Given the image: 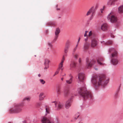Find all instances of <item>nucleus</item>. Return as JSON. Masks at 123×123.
I'll return each instance as SVG.
<instances>
[{"label": "nucleus", "mask_w": 123, "mask_h": 123, "mask_svg": "<svg viewBox=\"0 0 123 123\" xmlns=\"http://www.w3.org/2000/svg\"><path fill=\"white\" fill-rule=\"evenodd\" d=\"M108 79L106 78L105 76L104 75H100L98 77L95 75L93 76L92 79V82L95 86L101 85L104 87L108 82Z\"/></svg>", "instance_id": "obj_1"}, {"label": "nucleus", "mask_w": 123, "mask_h": 123, "mask_svg": "<svg viewBox=\"0 0 123 123\" xmlns=\"http://www.w3.org/2000/svg\"><path fill=\"white\" fill-rule=\"evenodd\" d=\"M79 92L80 95L83 97L84 99L89 98H92V97L91 92L87 90L85 87L81 88Z\"/></svg>", "instance_id": "obj_2"}, {"label": "nucleus", "mask_w": 123, "mask_h": 123, "mask_svg": "<svg viewBox=\"0 0 123 123\" xmlns=\"http://www.w3.org/2000/svg\"><path fill=\"white\" fill-rule=\"evenodd\" d=\"M20 104L15 103L14 105V107L10 109V111L11 112H15L18 113L21 112L22 110L20 107Z\"/></svg>", "instance_id": "obj_3"}, {"label": "nucleus", "mask_w": 123, "mask_h": 123, "mask_svg": "<svg viewBox=\"0 0 123 123\" xmlns=\"http://www.w3.org/2000/svg\"><path fill=\"white\" fill-rule=\"evenodd\" d=\"M112 12H111L107 17V18L110 20V21L112 23H115L117 21V18L115 16L113 15Z\"/></svg>", "instance_id": "obj_4"}, {"label": "nucleus", "mask_w": 123, "mask_h": 123, "mask_svg": "<svg viewBox=\"0 0 123 123\" xmlns=\"http://www.w3.org/2000/svg\"><path fill=\"white\" fill-rule=\"evenodd\" d=\"M41 121L42 123H53L45 116H43L41 117Z\"/></svg>", "instance_id": "obj_5"}, {"label": "nucleus", "mask_w": 123, "mask_h": 123, "mask_svg": "<svg viewBox=\"0 0 123 123\" xmlns=\"http://www.w3.org/2000/svg\"><path fill=\"white\" fill-rule=\"evenodd\" d=\"M85 78V75L83 73H80L78 74V79L80 81H83Z\"/></svg>", "instance_id": "obj_6"}, {"label": "nucleus", "mask_w": 123, "mask_h": 123, "mask_svg": "<svg viewBox=\"0 0 123 123\" xmlns=\"http://www.w3.org/2000/svg\"><path fill=\"white\" fill-rule=\"evenodd\" d=\"M60 32V30L58 28H57L55 32V36L53 41V42H55L57 40Z\"/></svg>", "instance_id": "obj_7"}, {"label": "nucleus", "mask_w": 123, "mask_h": 123, "mask_svg": "<svg viewBox=\"0 0 123 123\" xmlns=\"http://www.w3.org/2000/svg\"><path fill=\"white\" fill-rule=\"evenodd\" d=\"M55 105V107L57 108V110H59L62 109L63 106L62 104L59 102H54Z\"/></svg>", "instance_id": "obj_8"}, {"label": "nucleus", "mask_w": 123, "mask_h": 123, "mask_svg": "<svg viewBox=\"0 0 123 123\" xmlns=\"http://www.w3.org/2000/svg\"><path fill=\"white\" fill-rule=\"evenodd\" d=\"M97 44V41L95 38L92 39L91 43V46L92 48L96 47Z\"/></svg>", "instance_id": "obj_9"}, {"label": "nucleus", "mask_w": 123, "mask_h": 123, "mask_svg": "<svg viewBox=\"0 0 123 123\" xmlns=\"http://www.w3.org/2000/svg\"><path fill=\"white\" fill-rule=\"evenodd\" d=\"M94 62V61H91L90 62V61L87 60L86 61V68H90L93 64V63Z\"/></svg>", "instance_id": "obj_10"}, {"label": "nucleus", "mask_w": 123, "mask_h": 123, "mask_svg": "<svg viewBox=\"0 0 123 123\" xmlns=\"http://www.w3.org/2000/svg\"><path fill=\"white\" fill-rule=\"evenodd\" d=\"M109 51L110 52H114V53H112V57H114L117 56V53L114 49L112 48H110L109 49Z\"/></svg>", "instance_id": "obj_11"}, {"label": "nucleus", "mask_w": 123, "mask_h": 123, "mask_svg": "<svg viewBox=\"0 0 123 123\" xmlns=\"http://www.w3.org/2000/svg\"><path fill=\"white\" fill-rule=\"evenodd\" d=\"M104 60V58L101 57H99L97 59V62L98 64L102 66L104 65L105 64L103 63L102 62Z\"/></svg>", "instance_id": "obj_12"}, {"label": "nucleus", "mask_w": 123, "mask_h": 123, "mask_svg": "<svg viewBox=\"0 0 123 123\" xmlns=\"http://www.w3.org/2000/svg\"><path fill=\"white\" fill-rule=\"evenodd\" d=\"M77 63L74 61L72 60L71 62L70 66V69H72V68H75L76 66Z\"/></svg>", "instance_id": "obj_13"}, {"label": "nucleus", "mask_w": 123, "mask_h": 123, "mask_svg": "<svg viewBox=\"0 0 123 123\" xmlns=\"http://www.w3.org/2000/svg\"><path fill=\"white\" fill-rule=\"evenodd\" d=\"M50 62V61L48 59H45L44 62V64L45 67L44 69H46L49 67V63Z\"/></svg>", "instance_id": "obj_14"}, {"label": "nucleus", "mask_w": 123, "mask_h": 123, "mask_svg": "<svg viewBox=\"0 0 123 123\" xmlns=\"http://www.w3.org/2000/svg\"><path fill=\"white\" fill-rule=\"evenodd\" d=\"M117 56L112 58L111 60V62L113 65H116L117 64L118 62V61L117 58Z\"/></svg>", "instance_id": "obj_15"}, {"label": "nucleus", "mask_w": 123, "mask_h": 123, "mask_svg": "<svg viewBox=\"0 0 123 123\" xmlns=\"http://www.w3.org/2000/svg\"><path fill=\"white\" fill-rule=\"evenodd\" d=\"M93 36V35L92 34V31H90L89 32L88 36H87V37H86V38L85 39V41L86 42L87 41L88 39L91 38L92 39H93L92 38Z\"/></svg>", "instance_id": "obj_16"}, {"label": "nucleus", "mask_w": 123, "mask_h": 123, "mask_svg": "<svg viewBox=\"0 0 123 123\" xmlns=\"http://www.w3.org/2000/svg\"><path fill=\"white\" fill-rule=\"evenodd\" d=\"M71 100H69L66 102L65 105V107L66 109H68L71 106Z\"/></svg>", "instance_id": "obj_17"}, {"label": "nucleus", "mask_w": 123, "mask_h": 123, "mask_svg": "<svg viewBox=\"0 0 123 123\" xmlns=\"http://www.w3.org/2000/svg\"><path fill=\"white\" fill-rule=\"evenodd\" d=\"M101 28L103 31H106L107 30L108 25L106 23L102 25Z\"/></svg>", "instance_id": "obj_18"}, {"label": "nucleus", "mask_w": 123, "mask_h": 123, "mask_svg": "<svg viewBox=\"0 0 123 123\" xmlns=\"http://www.w3.org/2000/svg\"><path fill=\"white\" fill-rule=\"evenodd\" d=\"M94 8L93 7H92L87 12L86 14V15L88 16L92 12V16H93L94 12H93V11L94 10Z\"/></svg>", "instance_id": "obj_19"}, {"label": "nucleus", "mask_w": 123, "mask_h": 123, "mask_svg": "<svg viewBox=\"0 0 123 123\" xmlns=\"http://www.w3.org/2000/svg\"><path fill=\"white\" fill-rule=\"evenodd\" d=\"M90 46L89 43L86 42L84 44V50H86L88 49Z\"/></svg>", "instance_id": "obj_20"}, {"label": "nucleus", "mask_w": 123, "mask_h": 123, "mask_svg": "<svg viewBox=\"0 0 123 123\" xmlns=\"http://www.w3.org/2000/svg\"><path fill=\"white\" fill-rule=\"evenodd\" d=\"M117 0H110L107 2V4L109 5H113L114 4V3Z\"/></svg>", "instance_id": "obj_21"}, {"label": "nucleus", "mask_w": 123, "mask_h": 123, "mask_svg": "<svg viewBox=\"0 0 123 123\" xmlns=\"http://www.w3.org/2000/svg\"><path fill=\"white\" fill-rule=\"evenodd\" d=\"M70 45H65L64 49V52L65 53L67 54L68 52V49L70 47Z\"/></svg>", "instance_id": "obj_22"}, {"label": "nucleus", "mask_w": 123, "mask_h": 123, "mask_svg": "<svg viewBox=\"0 0 123 123\" xmlns=\"http://www.w3.org/2000/svg\"><path fill=\"white\" fill-rule=\"evenodd\" d=\"M44 95V93H40L39 96V100H42L44 99V98L45 97V96L43 97Z\"/></svg>", "instance_id": "obj_23"}, {"label": "nucleus", "mask_w": 123, "mask_h": 123, "mask_svg": "<svg viewBox=\"0 0 123 123\" xmlns=\"http://www.w3.org/2000/svg\"><path fill=\"white\" fill-rule=\"evenodd\" d=\"M118 12L119 13H123V5H122L118 8Z\"/></svg>", "instance_id": "obj_24"}, {"label": "nucleus", "mask_w": 123, "mask_h": 123, "mask_svg": "<svg viewBox=\"0 0 123 123\" xmlns=\"http://www.w3.org/2000/svg\"><path fill=\"white\" fill-rule=\"evenodd\" d=\"M64 92V96L65 97H68L69 94V90L68 89L65 90Z\"/></svg>", "instance_id": "obj_25"}, {"label": "nucleus", "mask_w": 123, "mask_h": 123, "mask_svg": "<svg viewBox=\"0 0 123 123\" xmlns=\"http://www.w3.org/2000/svg\"><path fill=\"white\" fill-rule=\"evenodd\" d=\"M61 93V88L59 86L58 87L57 90V94L58 95H60Z\"/></svg>", "instance_id": "obj_26"}, {"label": "nucleus", "mask_w": 123, "mask_h": 123, "mask_svg": "<svg viewBox=\"0 0 123 123\" xmlns=\"http://www.w3.org/2000/svg\"><path fill=\"white\" fill-rule=\"evenodd\" d=\"M102 43L106 45H111L112 44V42L111 41H109L106 43H105L104 41L101 42Z\"/></svg>", "instance_id": "obj_27"}, {"label": "nucleus", "mask_w": 123, "mask_h": 123, "mask_svg": "<svg viewBox=\"0 0 123 123\" xmlns=\"http://www.w3.org/2000/svg\"><path fill=\"white\" fill-rule=\"evenodd\" d=\"M63 63L61 62L59 65L58 68V69H61L62 70L63 69Z\"/></svg>", "instance_id": "obj_28"}, {"label": "nucleus", "mask_w": 123, "mask_h": 123, "mask_svg": "<svg viewBox=\"0 0 123 123\" xmlns=\"http://www.w3.org/2000/svg\"><path fill=\"white\" fill-rule=\"evenodd\" d=\"M72 79L71 78L69 80H66V83L68 84H70L72 83Z\"/></svg>", "instance_id": "obj_29"}, {"label": "nucleus", "mask_w": 123, "mask_h": 123, "mask_svg": "<svg viewBox=\"0 0 123 123\" xmlns=\"http://www.w3.org/2000/svg\"><path fill=\"white\" fill-rule=\"evenodd\" d=\"M65 45H70V41L69 40H67L66 43Z\"/></svg>", "instance_id": "obj_30"}, {"label": "nucleus", "mask_w": 123, "mask_h": 123, "mask_svg": "<svg viewBox=\"0 0 123 123\" xmlns=\"http://www.w3.org/2000/svg\"><path fill=\"white\" fill-rule=\"evenodd\" d=\"M78 55L77 54H76L73 55V57L75 59H77L78 58Z\"/></svg>", "instance_id": "obj_31"}, {"label": "nucleus", "mask_w": 123, "mask_h": 123, "mask_svg": "<svg viewBox=\"0 0 123 123\" xmlns=\"http://www.w3.org/2000/svg\"><path fill=\"white\" fill-rule=\"evenodd\" d=\"M25 100H27L28 101H29L30 100V98L28 97L25 98L23 99V101H25Z\"/></svg>", "instance_id": "obj_32"}, {"label": "nucleus", "mask_w": 123, "mask_h": 123, "mask_svg": "<svg viewBox=\"0 0 123 123\" xmlns=\"http://www.w3.org/2000/svg\"><path fill=\"white\" fill-rule=\"evenodd\" d=\"M39 80L40 83L43 84H44L45 83V81L43 79H40Z\"/></svg>", "instance_id": "obj_33"}, {"label": "nucleus", "mask_w": 123, "mask_h": 123, "mask_svg": "<svg viewBox=\"0 0 123 123\" xmlns=\"http://www.w3.org/2000/svg\"><path fill=\"white\" fill-rule=\"evenodd\" d=\"M59 69H57L56 71L55 72L54 74L53 75V76H54L56 75L57 74L59 73Z\"/></svg>", "instance_id": "obj_34"}, {"label": "nucleus", "mask_w": 123, "mask_h": 123, "mask_svg": "<svg viewBox=\"0 0 123 123\" xmlns=\"http://www.w3.org/2000/svg\"><path fill=\"white\" fill-rule=\"evenodd\" d=\"M46 112L47 113H49V109L48 107L46 106Z\"/></svg>", "instance_id": "obj_35"}, {"label": "nucleus", "mask_w": 123, "mask_h": 123, "mask_svg": "<svg viewBox=\"0 0 123 123\" xmlns=\"http://www.w3.org/2000/svg\"><path fill=\"white\" fill-rule=\"evenodd\" d=\"M78 45H76L73 51V52H74L77 49V47H78Z\"/></svg>", "instance_id": "obj_36"}, {"label": "nucleus", "mask_w": 123, "mask_h": 123, "mask_svg": "<svg viewBox=\"0 0 123 123\" xmlns=\"http://www.w3.org/2000/svg\"><path fill=\"white\" fill-rule=\"evenodd\" d=\"M48 24L51 26H53L55 25V24L52 22H49L48 23Z\"/></svg>", "instance_id": "obj_37"}, {"label": "nucleus", "mask_w": 123, "mask_h": 123, "mask_svg": "<svg viewBox=\"0 0 123 123\" xmlns=\"http://www.w3.org/2000/svg\"><path fill=\"white\" fill-rule=\"evenodd\" d=\"M64 60H65V58H64V55L63 56L62 59V60L61 61V62L63 63Z\"/></svg>", "instance_id": "obj_38"}, {"label": "nucleus", "mask_w": 123, "mask_h": 123, "mask_svg": "<svg viewBox=\"0 0 123 123\" xmlns=\"http://www.w3.org/2000/svg\"><path fill=\"white\" fill-rule=\"evenodd\" d=\"M105 9V7L103 6V7L102 8H101L100 9V10L101 11V12L102 13H103V11L104 10V9Z\"/></svg>", "instance_id": "obj_39"}, {"label": "nucleus", "mask_w": 123, "mask_h": 123, "mask_svg": "<svg viewBox=\"0 0 123 123\" xmlns=\"http://www.w3.org/2000/svg\"><path fill=\"white\" fill-rule=\"evenodd\" d=\"M87 32H88V31H86L85 32V34H84V36L85 37L86 36V37H87V36H88L87 35Z\"/></svg>", "instance_id": "obj_40"}, {"label": "nucleus", "mask_w": 123, "mask_h": 123, "mask_svg": "<svg viewBox=\"0 0 123 123\" xmlns=\"http://www.w3.org/2000/svg\"><path fill=\"white\" fill-rule=\"evenodd\" d=\"M79 62L80 64L81 62V58H80L79 59Z\"/></svg>", "instance_id": "obj_41"}, {"label": "nucleus", "mask_w": 123, "mask_h": 123, "mask_svg": "<svg viewBox=\"0 0 123 123\" xmlns=\"http://www.w3.org/2000/svg\"><path fill=\"white\" fill-rule=\"evenodd\" d=\"M118 95V92H117L115 94V97L116 98L117 97V96Z\"/></svg>", "instance_id": "obj_42"}, {"label": "nucleus", "mask_w": 123, "mask_h": 123, "mask_svg": "<svg viewBox=\"0 0 123 123\" xmlns=\"http://www.w3.org/2000/svg\"><path fill=\"white\" fill-rule=\"evenodd\" d=\"M66 75V74L65 73H63L62 74V76H65Z\"/></svg>", "instance_id": "obj_43"}, {"label": "nucleus", "mask_w": 123, "mask_h": 123, "mask_svg": "<svg viewBox=\"0 0 123 123\" xmlns=\"http://www.w3.org/2000/svg\"><path fill=\"white\" fill-rule=\"evenodd\" d=\"M48 45L49 46V47H51V46H52V45L50 43H48Z\"/></svg>", "instance_id": "obj_44"}, {"label": "nucleus", "mask_w": 123, "mask_h": 123, "mask_svg": "<svg viewBox=\"0 0 123 123\" xmlns=\"http://www.w3.org/2000/svg\"><path fill=\"white\" fill-rule=\"evenodd\" d=\"M111 37L114 38V36L113 34H111Z\"/></svg>", "instance_id": "obj_45"}, {"label": "nucleus", "mask_w": 123, "mask_h": 123, "mask_svg": "<svg viewBox=\"0 0 123 123\" xmlns=\"http://www.w3.org/2000/svg\"><path fill=\"white\" fill-rule=\"evenodd\" d=\"M79 42L80 41H78L77 42V43L76 45H78V44L79 43Z\"/></svg>", "instance_id": "obj_46"}, {"label": "nucleus", "mask_w": 123, "mask_h": 123, "mask_svg": "<svg viewBox=\"0 0 123 123\" xmlns=\"http://www.w3.org/2000/svg\"><path fill=\"white\" fill-rule=\"evenodd\" d=\"M94 68L95 70H98V68H95V67H94Z\"/></svg>", "instance_id": "obj_47"}, {"label": "nucleus", "mask_w": 123, "mask_h": 123, "mask_svg": "<svg viewBox=\"0 0 123 123\" xmlns=\"http://www.w3.org/2000/svg\"><path fill=\"white\" fill-rule=\"evenodd\" d=\"M79 115H78L77 116V117H75L74 118L75 119H76L77 118L79 117Z\"/></svg>", "instance_id": "obj_48"}, {"label": "nucleus", "mask_w": 123, "mask_h": 123, "mask_svg": "<svg viewBox=\"0 0 123 123\" xmlns=\"http://www.w3.org/2000/svg\"><path fill=\"white\" fill-rule=\"evenodd\" d=\"M56 10H60V8H57Z\"/></svg>", "instance_id": "obj_49"}, {"label": "nucleus", "mask_w": 123, "mask_h": 123, "mask_svg": "<svg viewBox=\"0 0 123 123\" xmlns=\"http://www.w3.org/2000/svg\"><path fill=\"white\" fill-rule=\"evenodd\" d=\"M80 37H79L78 39V41H80Z\"/></svg>", "instance_id": "obj_50"}, {"label": "nucleus", "mask_w": 123, "mask_h": 123, "mask_svg": "<svg viewBox=\"0 0 123 123\" xmlns=\"http://www.w3.org/2000/svg\"><path fill=\"white\" fill-rule=\"evenodd\" d=\"M38 76L39 77H40L41 76V75L40 74H39L38 75Z\"/></svg>", "instance_id": "obj_51"}, {"label": "nucleus", "mask_w": 123, "mask_h": 123, "mask_svg": "<svg viewBox=\"0 0 123 123\" xmlns=\"http://www.w3.org/2000/svg\"><path fill=\"white\" fill-rule=\"evenodd\" d=\"M63 78H61V80H62V81L63 80Z\"/></svg>", "instance_id": "obj_52"}, {"label": "nucleus", "mask_w": 123, "mask_h": 123, "mask_svg": "<svg viewBox=\"0 0 123 123\" xmlns=\"http://www.w3.org/2000/svg\"><path fill=\"white\" fill-rule=\"evenodd\" d=\"M38 105L39 106L40 105V104H38Z\"/></svg>", "instance_id": "obj_53"}, {"label": "nucleus", "mask_w": 123, "mask_h": 123, "mask_svg": "<svg viewBox=\"0 0 123 123\" xmlns=\"http://www.w3.org/2000/svg\"><path fill=\"white\" fill-rule=\"evenodd\" d=\"M57 6H58L57 5L56 6V7H57Z\"/></svg>", "instance_id": "obj_54"}]
</instances>
